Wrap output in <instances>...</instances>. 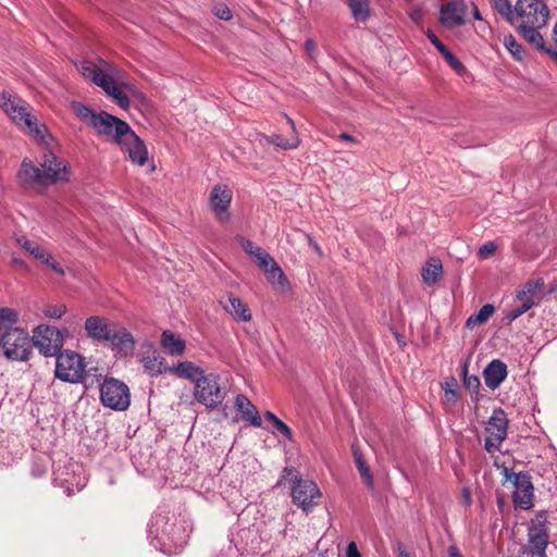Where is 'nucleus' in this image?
Segmentation results:
<instances>
[{"instance_id": "nucleus-59", "label": "nucleus", "mask_w": 557, "mask_h": 557, "mask_svg": "<svg viewBox=\"0 0 557 557\" xmlns=\"http://www.w3.org/2000/svg\"><path fill=\"white\" fill-rule=\"evenodd\" d=\"M448 553L450 557H462L457 547L455 546H450Z\"/></svg>"}, {"instance_id": "nucleus-11", "label": "nucleus", "mask_w": 557, "mask_h": 557, "mask_svg": "<svg viewBox=\"0 0 557 557\" xmlns=\"http://www.w3.org/2000/svg\"><path fill=\"white\" fill-rule=\"evenodd\" d=\"M548 540L547 515L541 511L531 520L528 528V543L531 554L545 557Z\"/></svg>"}, {"instance_id": "nucleus-33", "label": "nucleus", "mask_w": 557, "mask_h": 557, "mask_svg": "<svg viewBox=\"0 0 557 557\" xmlns=\"http://www.w3.org/2000/svg\"><path fill=\"white\" fill-rule=\"evenodd\" d=\"M17 320L18 314L15 310L0 307V335L12 332L13 330H18L20 327L15 326Z\"/></svg>"}, {"instance_id": "nucleus-42", "label": "nucleus", "mask_w": 557, "mask_h": 557, "mask_svg": "<svg viewBox=\"0 0 557 557\" xmlns=\"http://www.w3.org/2000/svg\"><path fill=\"white\" fill-rule=\"evenodd\" d=\"M445 61L448 63V65L459 75L463 74L466 72L465 65L459 61L453 52H450L448 49H445L442 53Z\"/></svg>"}, {"instance_id": "nucleus-62", "label": "nucleus", "mask_w": 557, "mask_h": 557, "mask_svg": "<svg viewBox=\"0 0 557 557\" xmlns=\"http://www.w3.org/2000/svg\"><path fill=\"white\" fill-rule=\"evenodd\" d=\"M462 495H463L466 503L469 505L471 503V494H470L469 490L465 488L462 491Z\"/></svg>"}, {"instance_id": "nucleus-1", "label": "nucleus", "mask_w": 557, "mask_h": 557, "mask_svg": "<svg viewBox=\"0 0 557 557\" xmlns=\"http://www.w3.org/2000/svg\"><path fill=\"white\" fill-rule=\"evenodd\" d=\"M283 523L277 519H257L246 527L240 520L238 530L231 534L227 549L221 550L218 557H239L244 554H259L271 547V541L282 534Z\"/></svg>"}, {"instance_id": "nucleus-4", "label": "nucleus", "mask_w": 557, "mask_h": 557, "mask_svg": "<svg viewBox=\"0 0 557 557\" xmlns=\"http://www.w3.org/2000/svg\"><path fill=\"white\" fill-rule=\"evenodd\" d=\"M151 544L166 555H175L187 544L188 533L181 525L170 523V517L156 513L149 523Z\"/></svg>"}, {"instance_id": "nucleus-46", "label": "nucleus", "mask_w": 557, "mask_h": 557, "mask_svg": "<svg viewBox=\"0 0 557 557\" xmlns=\"http://www.w3.org/2000/svg\"><path fill=\"white\" fill-rule=\"evenodd\" d=\"M259 268L267 273V270L270 271L271 269L277 267V262L271 257L269 252H264L261 257L257 259Z\"/></svg>"}, {"instance_id": "nucleus-63", "label": "nucleus", "mask_w": 557, "mask_h": 557, "mask_svg": "<svg viewBox=\"0 0 557 557\" xmlns=\"http://www.w3.org/2000/svg\"><path fill=\"white\" fill-rule=\"evenodd\" d=\"M285 117H286L287 122L289 123V125L292 126L293 135H297V133H296V126H295L294 121H293L289 116H287V115H285Z\"/></svg>"}, {"instance_id": "nucleus-30", "label": "nucleus", "mask_w": 557, "mask_h": 557, "mask_svg": "<svg viewBox=\"0 0 557 557\" xmlns=\"http://www.w3.org/2000/svg\"><path fill=\"white\" fill-rule=\"evenodd\" d=\"M160 343L170 356H181L184 354L186 348L185 341L169 330L163 331Z\"/></svg>"}, {"instance_id": "nucleus-16", "label": "nucleus", "mask_w": 557, "mask_h": 557, "mask_svg": "<svg viewBox=\"0 0 557 557\" xmlns=\"http://www.w3.org/2000/svg\"><path fill=\"white\" fill-rule=\"evenodd\" d=\"M293 503L309 512L321 498L318 485L311 480L297 479L292 486Z\"/></svg>"}, {"instance_id": "nucleus-38", "label": "nucleus", "mask_w": 557, "mask_h": 557, "mask_svg": "<svg viewBox=\"0 0 557 557\" xmlns=\"http://www.w3.org/2000/svg\"><path fill=\"white\" fill-rule=\"evenodd\" d=\"M265 140L269 144H272V145H274L281 149H284V150L296 149L300 144V140L297 135H292L288 138H286L282 135H271V136H267Z\"/></svg>"}, {"instance_id": "nucleus-17", "label": "nucleus", "mask_w": 557, "mask_h": 557, "mask_svg": "<svg viewBox=\"0 0 557 557\" xmlns=\"http://www.w3.org/2000/svg\"><path fill=\"white\" fill-rule=\"evenodd\" d=\"M233 199V193L226 185L218 184L211 189L209 206L220 222L230 219L228 208Z\"/></svg>"}, {"instance_id": "nucleus-29", "label": "nucleus", "mask_w": 557, "mask_h": 557, "mask_svg": "<svg viewBox=\"0 0 557 557\" xmlns=\"http://www.w3.org/2000/svg\"><path fill=\"white\" fill-rule=\"evenodd\" d=\"M517 298L521 300V304L513 307L507 314L506 319L509 322L515 321L519 317H521L523 313L529 311L534 306V299L532 296V288L529 286L527 289H523L518 293Z\"/></svg>"}, {"instance_id": "nucleus-54", "label": "nucleus", "mask_w": 557, "mask_h": 557, "mask_svg": "<svg viewBox=\"0 0 557 557\" xmlns=\"http://www.w3.org/2000/svg\"><path fill=\"white\" fill-rule=\"evenodd\" d=\"M346 557H360L359 550L355 542H350L346 549Z\"/></svg>"}, {"instance_id": "nucleus-40", "label": "nucleus", "mask_w": 557, "mask_h": 557, "mask_svg": "<svg viewBox=\"0 0 557 557\" xmlns=\"http://www.w3.org/2000/svg\"><path fill=\"white\" fill-rule=\"evenodd\" d=\"M354 456H355L356 466L358 468L360 476L362 478V480L366 482V484L369 487H372L373 486V476L371 474L369 467L367 466L362 456L360 454H358L356 450H354Z\"/></svg>"}, {"instance_id": "nucleus-55", "label": "nucleus", "mask_w": 557, "mask_h": 557, "mask_svg": "<svg viewBox=\"0 0 557 557\" xmlns=\"http://www.w3.org/2000/svg\"><path fill=\"white\" fill-rule=\"evenodd\" d=\"M12 263L17 268L28 270V265L26 264V262L17 257L12 258Z\"/></svg>"}, {"instance_id": "nucleus-5", "label": "nucleus", "mask_w": 557, "mask_h": 557, "mask_svg": "<svg viewBox=\"0 0 557 557\" xmlns=\"http://www.w3.org/2000/svg\"><path fill=\"white\" fill-rule=\"evenodd\" d=\"M72 108L82 122L91 127L97 134L110 138L114 144H117L131 128L125 121L106 111L96 112L82 102H73Z\"/></svg>"}, {"instance_id": "nucleus-58", "label": "nucleus", "mask_w": 557, "mask_h": 557, "mask_svg": "<svg viewBox=\"0 0 557 557\" xmlns=\"http://www.w3.org/2000/svg\"><path fill=\"white\" fill-rule=\"evenodd\" d=\"M397 550L399 557H411L403 544H398Z\"/></svg>"}, {"instance_id": "nucleus-24", "label": "nucleus", "mask_w": 557, "mask_h": 557, "mask_svg": "<svg viewBox=\"0 0 557 557\" xmlns=\"http://www.w3.org/2000/svg\"><path fill=\"white\" fill-rule=\"evenodd\" d=\"M507 375V366L499 359L492 360L483 371L485 385L492 391L498 388Z\"/></svg>"}, {"instance_id": "nucleus-13", "label": "nucleus", "mask_w": 557, "mask_h": 557, "mask_svg": "<svg viewBox=\"0 0 557 557\" xmlns=\"http://www.w3.org/2000/svg\"><path fill=\"white\" fill-rule=\"evenodd\" d=\"M508 419L502 409L494 410L486 424V432L488 433L484 442V448L488 454H494L500 450L503 442L507 437Z\"/></svg>"}, {"instance_id": "nucleus-6", "label": "nucleus", "mask_w": 557, "mask_h": 557, "mask_svg": "<svg viewBox=\"0 0 557 557\" xmlns=\"http://www.w3.org/2000/svg\"><path fill=\"white\" fill-rule=\"evenodd\" d=\"M0 350L10 361L25 362L33 354L32 338L24 329L0 335Z\"/></svg>"}, {"instance_id": "nucleus-57", "label": "nucleus", "mask_w": 557, "mask_h": 557, "mask_svg": "<svg viewBox=\"0 0 557 557\" xmlns=\"http://www.w3.org/2000/svg\"><path fill=\"white\" fill-rule=\"evenodd\" d=\"M338 139L345 140V141H348V143H351V144H356L357 143V139L355 137H352L351 135L347 134V133H342L338 136Z\"/></svg>"}, {"instance_id": "nucleus-44", "label": "nucleus", "mask_w": 557, "mask_h": 557, "mask_svg": "<svg viewBox=\"0 0 557 557\" xmlns=\"http://www.w3.org/2000/svg\"><path fill=\"white\" fill-rule=\"evenodd\" d=\"M42 312L47 318L61 319L66 312V307L64 305H47Z\"/></svg>"}, {"instance_id": "nucleus-53", "label": "nucleus", "mask_w": 557, "mask_h": 557, "mask_svg": "<svg viewBox=\"0 0 557 557\" xmlns=\"http://www.w3.org/2000/svg\"><path fill=\"white\" fill-rule=\"evenodd\" d=\"M426 36L432 42V45L438 50L440 53L447 49L432 30L429 29L426 32Z\"/></svg>"}, {"instance_id": "nucleus-12", "label": "nucleus", "mask_w": 557, "mask_h": 557, "mask_svg": "<svg viewBox=\"0 0 557 557\" xmlns=\"http://www.w3.org/2000/svg\"><path fill=\"white\" fill-rule=\"evenodd\" d=\"M101 403L114 410H125L129 406V389L116 379H106L100 387Z\"/></svg>"}, {"instance_id": "nucleus-49", "label": "nucleus", "mask_w": 557, "mask_h": 557, "mask_svg": "<svg viewBox=\"0 0 557 557\" xmlns=\"http://www.w3.org/2000/svg\"><path fill=\"white\" fill-rule=\"evenodd\" d=\"M16 243L25 249L29 255L30 252H34L35 248L39 246L37 242H34L32 239H28L26 236L21 235L16 237Z\"/></svg>"}, {"instance_id": "nucleus-35", "label": "nucleus", "mask_w": 557, "mask_h": 557, "mask_svg": "<svg viewBox=\"0 0 557 557\" xmlns=\"http://www.w3.org/2000/svg\"><path fill=\"white\" fill-rule=\"evenodd\" d=\"M36 260L42 262L59 275L64 274L63 268L53 259V257L40 245L35 248L34 252H30Z\"/></svg>"}, {"instance_id": "nucleus-43", "label": "nucleus", "mask_w": 557, "mask_h": 557, "mask_svg": "<svg viewBox=\"0 0 557 557\" xmlns=\"http://www.w3.org/2000/svg\"><path fill=\"white\" fill-rule=\"evenodd\" d=\"M458 386L455 380L451 383H446L444 386V399L446 403L455 405L458 400Z\"/></svg>"}, {"instance_id": "nucleus-61", "label": "nucleus", "mask_w": 557, "mask_h": 557, "mask_svg": "<svg viewBox=\"0 0 557 557\" xmlns=\"http://www.w3.org/2000/svg\"><path fill=\"white\" fill-rule=\"evenodd\" d=\"M471 5L473 9V17L479 21L482 20V16H481V13H480L478 7L474 3H471Z\"/></svg>"}, {"instance_id": "nucleus-37", "label": "nucleus", "mask_w": 557, "mask_h": 557, "mask_svg": "<svg viewBox=\"0 0 557 557\" xmlns=\"http://www.w3.org/2000/svg\"><path fill=\"white\" fill-rule=\"evenodd\" d=\"M495 308L491 304L484 305L479 312L471 314L466 322L468 329L472 330L478 325H482L493 315Z\"/></svg>"}, {"instance_id": "nucleus-41", "label": "nucleus", "mask_w": 557, "mask_h": 557, "mask_svg": "<svg viewBox=\"0 0 557 557\" xmlns=\"http://www.w3.org/2000/svg\"><path fill=\"white\" fill-rule=\"evenodd\" d=\"M504 45L515 59L521 60L523 58V48L512 35L504 37Z\"/></svg>"}, {"instance_id": "nucleus-56", "label": "nucleus", "mask_w": 557, "mask_h": 557, "mask_svg": "<svg viewBox=\"0 0 557 557\" xmlns=\"http://www.w3.org/2000/svg\"><path fill=\"white\" fill-rule=\"evenodd\" d=\"M306 237L308 238V242H309V245L321 256L322 255V249L321 247L318 245L317 242H314L310 235H306Z\"/></svg>"}, {"instance_id": "nucleus-45", "label": "nucleus", "mask_w": 557, "mask_h": 557, "mask_svg": "<svg viewBox=\"0 0 557 557\" xmlns=\"http://www.w3.org/2000/svg\"><path fill=\"white\" fill-rule=\"evenodd\" d=\"M242 247L248 255L255 257L256 260L265 252L264 249H262L260 246H257L249 239H242Z\"/></svg>"}, {"instance_id": "nucleus-48", "label": "nucleus", "mask_w": 557, "mask_h": 557, "mask_svg": "<svg viewBox=\"0 0 557 557\" xmlns=\"http://www.w3.org/2000/svg\"><path fill=\"white\" fill-rule=\"evenodd\" d=\"M463 385L465 387L471 392V393H478L479 392V388H480V385H481V382H480V379L479 376L476 375H467L465 373V376H463Z\"/></svg>"}, {"instance_id": "nucleus-28", "label": "nucleus", "mask_w": 557, "mask_h": 557, "mask_svg": "<svg viewBox=\"0 0 557 557\" xmlns=\"http://www.w3.org/2000/svg\"><path fill=\"white\" fill-rule=\"evenodd\" d=\"M223 307L237 321L248 322L251 320L250 309L235 295H230L227 304Z\"/></svg>"}, {"instance_id": "nucleus-52", "label": "nucleus", "mask_w": 557, "mask_h": 557, "mask_svg": "<svg viewBox=\"0 0 557 557\" xmlns=\"http://www.w3.org/2000/svg\"><path fill=\"white\" fill-rule=\"evenodd\" d=\"M553 39H554V47H549V49H546V53L557 63V22L554 25L553 28Z\"/></svg>"}, {"instance_id": "nucleus-32", "label": "nucleus", "mask_w": 557, "mask_h": 557, "mask_svg": "<svg viewBox=\"0 0 557 557\" xmlns=\"http://www.w3.org/2000/svg\"><path fill=\"white\" fill-rule=\"evenodd\" d=\"M346 4L356 22L364 23L370 17L369 0H346Z\"/></svg>"}, {"instance_id": "nucleus-34", "label": "nucleus", "mask_w": 557, "mask_h": 557, "mask_svg": "<svg viewBox=\"0 0 557 557\" xmlns=\"http://www.w3.org/2000/svg\"><path fill=\"white\" fill-rule=\"evenodd\" d=\"M443 274V267L440 260L432 259L422 270L423 282L428 285L435 284Z\"/></svg>"}, {"instance_id": "nucleus-2", "label": "nucleus", "mask_w": 557, "mask_h": 557, "mask_svg": "<svg viewBox=\"0 0 557 557\" xmlns=\"http://www.w3.org/2000/svg\"><path fill=\"white\" fill-rule=\"evenodd\" d=\"M77 70L85 78L101 87L122 109L128 108L129 98L117 84L120 71L116 66L99 58L96 61L83 60L77 64Z\"/></svg>"}, {"instance_id": "nucleus-10", "label": "nucleus", "mask_w": 557, "mask_h": 557, "mask_svg": "<svg viewBox=\"0 0 557 557\" xmlns=\"http://www.w3.org/2000/svg\"><path fill=\"white\" fill-rule=\"evenodd\" d=\"M515 12L520 20V25L535 27L546 26L549 16V10L544 0H518Z\"/></svg>"}, {"instance_id": "nucleus-26", "label": "nucleus", "mask_w": 557, "mask_h": 557, "mask_svg": "<svg viewBox=\"0 0 557 557\" xmlns=\"http://www.w3.org/2000/svg\"><path fill=\"white\" fill-rule=\"evenodd\" d=\"M235 407L242 413L243 419L249 422L252 426L260 428L262 425V419L256 406L247 396L238 394L235 399Z\"/></svg>"}, {"instance_id": "nucleus-15", "label": "nucleus", "mask_w": 557, "mask_h": 557, "mask_svg": "<svg viewBox=\"0 0 557 557\" xmlns=\"http://www.w3.org/2000/svg\"><path fill=\"white\" fill-rule=\"evenodd\" d=\"M505 476L512 478L515 491L512 493V500L516 506L521 509H530L533 507L534 487L531 476L525 472L515 473L508 468H505Z\"/></svg>"}, {"instance_id": "nucleus-31", "label": "nucleus", "mask_w": 557, "mask_h": 557, "mask_svg": "<svg viewBox=\"0 0 557 557\" xmlns=\"http://www.w3.org/2000/svg\"><path fill=\"white\" fill-rule=\"evenodd\" d=\"M540 28L541 27L519 25L520 34L524 38V40L533 45L539 50L546 52V49L548 48L545 46L544 38L539 32Z\"/></svg>"}, {"instance_id": "nucleus-22", "label": "nucleus", "mask_w": 557, "mask_h": 557, "mask_svg": "<svg viewBox=\"0 0 557 557\" xmlns=\"http://www.w3.org/2000/svg\"><path fill=\"white\" fill-rule=\"evenodd\" d=\"M114 325L110 324L107 319L99 315H92L85 321V331L92 341L107 343Z\"/></svg>"}, {"instance_id": "nucleus-14", "label": "nucleus", "mask_w": 557, "mask_h": 557, "mask_svg": "<svg viewBox=\"0 0 557 557\" xmlns=\"http://www.w3.org/2000/svg\"><path fill=\"white\" fill-rule=\"evenodd\" d=\"M225 394L219 384V376L210 373L206 374L195 385V398L207 408H216L224 399Z\"/></svg>"}, {"instance_id": "nucleus-60", "label": "nucleus", "mask_w": 557, "mask_h": 557, "mask_svg": "<svg viewBox=\"0 0 557 557\" xmlns=\"http://www.w3.org/2000/svg\"><path fill=\"white\" fill-rule=\"evenodd\" d=\"M264 417L267 420H270L272 423H274L278 419L272 411H267L264 413Z\"/></svg>"}, {"instance_id": "nucleus-25", "label": "nucleus", "mask_w": 557, "mask_h": 557, "mask_svg": "<svg viewBox=\"0 0 557 557\" xmlns=\"http://www.w3.org/2000/svg\"><path fill=\"white\" fill-rule=\"evenodd\" d=\"M18 181L25 187L47 185L41 172L32 161L24 160L18 171Z\"/></svg>"}, {"instance_id": "nucleus-20", "label": "nucleus", "mask_w": 557, "mask_h": 557, "mask_svg": "<svg viewBox=\"0 0 557 557\" xmlns=\"http://www.w3.org/2000/svg\"><path fill=\"white\" fill-rule=\"evenodd\" d=\"M468 5L463 0H457L444 4L441 8V23L448 28L463 25L466 23V15Z\"/></svg>"}, {"instance_id": "nucleus-36", "label": "nucleus", "mask_w": 557, "mask_h": 557, "mask_svg": "<svg viewBox=\"0 0 557 557\" xmlns=\"http://www.w3.org/2000/svg\"><path fill=\"white\" fill-rule=\"evenodd\" d=\"M265 277L275 289L287 290L289 288L288 280L280 265L270 271L267 270Z\"/></svg>"}, {"instance_id": "nucleus-47", "label": "nucleus", "mask_w": 557, "mask_h": 557, "mask_svg": "<svg viewBox=\"0 0 557 557\" xmlns=\"http://www.w3.org/2000/svg\"><path fill=\"white\" fill-rule=\"evenodd\" d=\"M212 13L220 20L230 21L233 14L225 3H216L212 8Z\"/></svg>"}, {"instance_id": "nucleus-50", "label": "nucleus", "mask_w": 557, "mask_h": 557, "mask_svg": "<svg viewBox=\"0 0 557 557\" xmlns=\"http://www.w3.org/2000/svg\"><path fill=\"white\" fill-rule=\"evenodd\" d=\"M273 426H274L273 433L283 434L288 440H290L293 437L292 430L280 418L273 423Z\"/></svg>"}, {"instance_id": "nucleus-7", "label": "nucleus", "mask_w": 557, "mask_h": 557, "mask_svg": "<svg viewBox=\"0 0 557 557\" xmlns=\"http://www.w3.org/2000/svg\"><path fill=\"white\" fill-rule=\"evenodd\" d=\"M70 336L67 329L59 330L47 324L38 325L33 331L32 345L45 357H57L61 354L64 338Z\"/></svg>"}, {"instance_id": "nucleus-64", "label": "nucleus", "mask_w": 557, "mask_h": 557, "mask_svg": "<svg viewBox=\"0 0 557 557\" xmlns=\"http://www.w3.org/2000/svg\"><path fill=\"white\" fill-rule=\"evenodd\" d=\"M314 47H315V45H314L313 40L309 39L306 41V48L308 50L314 49Z\"/></svg>"}, {"instance_id": "nucleus-21", "label": "nucleus", "mask_w": 557, "mask_h": 557, "mask_svg": "<svg viewBox=\"0 0 557 557\" xmlns=\"http://www.w3.org/2000/svg\"><path fill=\"white\" fill-rule=\"evenodd\" d=\"M144 348L139 361L148 374L158 376L168 371V368L164 367L165 359L151 343H147Z\"/></svg>"}, {"instance_id": "nucleus-9", "label": "nucleus", "mask_w": 557, "mask_h": 557, "mask_svg": "<svg viewBox=\"0 0 557 557\" xmlns=\"http://www.w3.org/2000/svg\"><path fill=\"white\" fill-rule=\"evenodd\" d=\"M53 482L71 495L75 490L81 491L85 486L84 469L70 459L59 460L53 467Z\"/></svg>"}, {"instance_id": "nucleus-19", "label": "nucleus", "mask_w": 557, "mask_h": 557, "mask_svg": "<svg viewBox=\"0 0 557 557\" xmlns=\"http://www.w3.org/2000/svg\"><path fill=\"white\" fill-rule=\"evenodd\" d=\"M125 150L133 163L143 166L148 160V151L144 141L129 128L128 133L117 144Z\"/></svg>"}, {"instance_id": "nucleus-27", "label": "nucleus", "mask_w": 557, "mask_h": 557, "mask_svg": "<svg viewBox=\"0 0 557 557\" xmlns=\"http://www.w3.org/2000/svg\"><path fill=\"white\" fill-rule=\"evenodd\" d=\"M168 371L178 377L191 381L195 385L206 375L205 371L191 361L178 362L175 366L169 367Z\"/></svg>"}, {"instance_id": "nucleus-23", "label": "nucleus", "mask_w": 557, "mask_h": 557, "mask_svg": "<svg viewBox=\"0 0 557 557\" xmlns=\"http://www.w3.org/2000/svg\"><path fill=\"white\" fill-rule=\"evenodd\" d=\"M107 343H110L112 349L121 356L131 355L135 348L133 335L125 327H117L115 325Z\"/></svg>"}, {"instance_id": "nucleus-18", "label": "nucleus", "mask_w": 557, "mask_h": 557, "mask_svg": "<svg viewBox=\"0 0 557 557\" xmlns=\"http://www.w3.org/2000/svg\"><path fill=\"white\" fill-rule=\"evenodd\" d=\"M40 168L47 184L64 182L69 178V171L64 162L58 159L53 152L49 150L44 152L40 161Z\"/></svg>"}, {"instance_id": "nucleus-51", "label": "nucleus", "mask_w": 557, "mask_h": 557, "mask_svg": "<svg viewBox=\"0 0 557 557\" xmlns=\"http://www.w3.org/2000/svg\"><path fill=\"white\" fill-rule=\"evenodd\" d=\"M496 250V245L493 242L485 243L479 249V256L483 259L491 257Z\"/></svg>"}, {"instance_id": "nucleus-39", "label": "nucleus", "mask_w": 557, "mask_h": 557, "mask_svg": "<svg viewBox=\"0 0 557 557\" xmlns=\"http://www.w3.org/2000/svg\"><path fill=\"white\" fill-rule=\"evenodd\" d=\"M494 9L508 22H513L515 10L512 9L510 0H492Z\"/></svg>"}, {"instance_id": "nucleus-3", "label": "nucleus", "mask_w": 557, "mask_h": 557, "mask_svg": "<svg viewBox=\"0 0 557 557\" xmlns=\"http://www.w3.org/2000/svg\"><path fill=\"white\" fill-rule=\"evenodd\" d=\"M0 109L37 141L49 145L51 137L48 135L47 127L28 112L25 101L17 95L10 91H1Z\"/></svg>"}, {"instance_id": "nucleus-8", "label": "nucleus", "mask_w": 557, "mask_h": 557, "mask_svg": "<svg viewBox=\"0 0 557 557\" xmlns=\"http://www.w3.org/2000/svg\"><path fill=\"white\" fill-rule=\"evenodd\" d=\"M57 379L71 384L85 382L87 377L84 358L75 351L64 350L55 357Z\"/></svg>"}]
</instances>
